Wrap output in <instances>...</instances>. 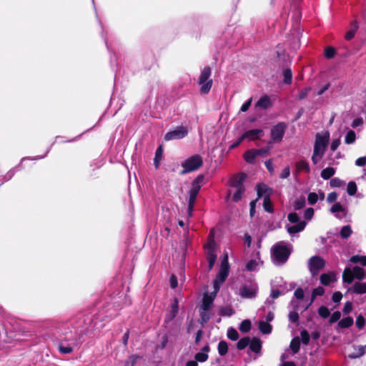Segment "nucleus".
I'll list each match as a JSON object with an SVG mask.
<instances>
[{"mask_svg":"<svg viewBox=\"0 0 366 366\" xmlns=\"http://www.w3.org/2000/svg\"><path fill=\"white\" fill-rule=\"evenodd\" d=\"M290 347L294 354H297L300 347V339L298 337H294L290 345Z\"/></svg>","mask_w":366,"mask_h":366,"instance_id":"nucleus-32","label":"nucleus"},{"mask_svg":"<svg viewBox=\"0 0 366 366\" xmlns=\"http://www.w3.org/2000/svg\"><path fill=\"white\" fill-rule=\"evenodd\" d=\"M295 297L298 300H302L304 298V291L302 288H297L294 292Z\"/></svg>","mask_w":366,"mask_h":366,"instance_id":"nucleus-63","label":"nucleus"},{"mask_svg":"<svg viewBox=\"0 0 366 366\" xmlns=\"http://www.w3.org/2000/svg\"><path fill=\"white\" fill-rule=\"evenodd\" d=\"M320 282L325 285L328 286L332 282V276L329 274H322L320 277Z\"/></svg>","mask_w":366,"mask_h":366,"instance_id":"nucleus-44","label":"nucleus"},{"mask_svg":"<svg viewBox=\"0 0 366 366\" xmlns=\"http://www.w3.org/2000/svg\"><path fill=\"white\" fill-rule=\"evenodd\" d=\"M330 211L332 213L343 212L344 208L340 203H335L332 206Z\"/></svg>","mask_w":366,"mask_h":366,"instance_id":"nucleus-62","label":"nucleus"},{"mask_svg":"<svg viewBox=\"0 0 366 366\" xmlns=\"http://www.w3.org/2000/svg\"><path fill=\"white\" fill-rule=\"evenodd\" d=\"M203 164L202 158L199 154H194L181 163L183 170L180 172L181 174H185L197 170Z\"/></svg>","mask_w":366,"mask_h":366,"instance_id":"nucleus-4","label":"nucleus"},{"mask_svg":"<svg viewBox=\"0 0 366 366\" xmlns=\"http://www.w3.org/2000/svg\"><path fill=\"white\" fill-rule=\"evenodd\" d=\"M211 69L209 66H205L201 71L199 77V84L201 86L200 92L207 94L210 91L212 86V79H209L211 76Z\"/></svg>","mask_w":366,"mask_h":366,"instance_id":"nucleus-5","label":"nucleus"},{"mask_svg":"<svg viewBox=\"0 0 366 366\" xmlns=\"http://www.w3.org/2000/svg\"><path fill=\"white\" fill-rule=\"evenodd\" d=\"M319 199V196L315 192H310L308 194L307 200L310 204L313 205L315 204Z\"/></svg>","mask_w":366,"mask_h":366,"instance_id":"nucleus-53","label":"nucleus"},{"mask_svg":"<svg viewBox=\"0 0 366 366\" xmlns=\"http://www.w3.org/2000/svg\"><path fill=\"white\" fill-rule=\"evenodd\" d=\"M330 133L325 131L322 133H317L314 144V150L312 156V162L316 165L323 157L329 144Z\"/></svg>","mask_w":366,"mask_h":366,"instance_id":"nucleus-1","label":"nucleus"},{"mask_svg":"<svg viewBox=\"0 0 366 366\" xmlns=\"http://www.w3.org/2000/svg\"><path fill=\"white\" fill-rule=\"evenodd\" d=\"M287 128V125L284 122H280L275 126H274L271 129V137L274 142H280L282 140L285 129Z\"/></svg>","mask_w":366,"mask_h":366,"instance_id":"nucleus-9","label":"nucleus"},{"mask_svg":"<svg viewBox=\"0 0 366 366\" xmlns=\"http://www.w3.org/2000/svg\"><path fill=\"white\" fill-rule=\"evenodd\" d=\"M77 344V335L71 334L61 340L59 344V350L61 354H69L73 351L74 347Z\"/></svg>","mask_w":366,"mask_h":366,"instance_id":"nucleus-6","label":"nucleus"},{"mask_svg":"<svg viewBox=\"0 0 366 366\" xmlns=\"http://www.w3.org/2000/svg\"><path fill=\"white\" fill-rule=\"evenodd\" d=\"M325 265V261L320 256H313L308 261V268L312 276L317 274Z\"/></svg>","mask_w":366,"mask_h":366,"instance_id":"nucleus-7","label":"nucleus"},{"mask_svg":"<svg viewBox=\"0 0 366 366\" xmlns=\"http://www.w3.org/2000/svg\"><path fill=\"white\" fill-rule=\"evenodd\" d=\"M348 290L357 295L365 294L366 293V282H357Z\"/></svg>","mask_w":366,"mask_h":366,"instance_id":"nucleus-21","label":"nucleus"},{"mask_svg":"<svg viewBox=\"0 0 366 366\" xmlns=\"http://www.w3.org/2000/svg\"><path fill=\"white\" fill-rule=\"evenodd\" d=\"M314 215V209L311 207L307 208L304 213V217L307 219L310 220Z\"/></svg>","mask_w":366,"mask_h":366,"instance_id":"nucleus-64","label":"nucleus"},{"mask_svg":"<svg viewBox=\"0 0 366 366\" xmlns=\"http://www.w3.org/2000/svg\"><path fill=\"white\" fill-rule=\"evenodd\" d=\"M218 352L221 356L225 355L228 352V345L227 343L222 340L218 344Z\"/></svg>","mask_w":366,"mask_h":366,"instance_id":"nucleus-35","label":"nucleus"},{"mask_svg":"<svg viewBox=\"0 0 366 366\" xmlns=\"http://www.w3.org/2000/svg\"><path fill=\"white\" fill-rule=\"evenodd\" d=\"M324 293L325 289L322 287L320 286L314 289L312 293L311 300L305 306H304L303 311L306 310L312 305L316 297L322 296Z\"/></svg>","mask_w":366,"mask_h":366,"instance_id":"nucleus-22","label":"nucleus"},{"mask_svg":"<svg viewBox=\"0 0 366 366\" xmlns=\"http://www.w3.org/2000/svg\"><path fill=\"white\" fill-rule=\"evenodd\" d=\"M204 177L202 174L198 175L192 182L191 189L199 192L201 187L204 185Z\"/></svg>","mask_w":366,"mask_h":366,"instance_id":"nucleus-23","label":"nucleus"},{"mask_svg":"<svg viewBox=\"0 0 366 366\" xmlns=\"http://www.w3.org/2000/svg\"><path fill=\"white\" fill-rule=\"evenodd\" d=\"M365 277V272L363 268L355 266L352 268L346 267L342 273V281L345 283L352 284L354 279L360 281Z\"/></svg>","mask_w":366,"mask_h":366,"instance_id":"nucleus-3","label":"nucleus"},{"mask_svg":"<svg viewBox=\"0 0 366 366\" xmlns=\"http://www.w3.org/2000/svg\"><path fill=\"white\" fill-rule=\"evenodd\" d=\"M330 184L332 187H340L344 184V182L339 178H333L330 180Z\"/></svg>","mask_w":366,"mask_h":366,"instance_id":"nucleus-58","label":"nucleus"},{"mask_svg":"<svg viewBox=\"0 0 366 366\" xmlns=\"http://www.w3.org/2000/svg\"><path fill=\"white\" fill-rule=\"evenodd\" d=\"M288 220L293 224H298L300 222V217L295 212L290 213L287 216Z\"/></svg>","mask_w":366,"mask_h":366,"instance_id":"nucleus-56","label":"nucleus"},{"mask_svg":"<svg viewBox=\"0 0 366 366\" xmlns=\"http://www.w3.org/2000/svg\"><path fill=\"white\" fill-rule=\"evenodd\" d=\"M354 320L351 317H347L342 319L338 322V326L341 328H348L353 325Z\"/></svg>","mask_w":366,"mask_h":366,"instance_id":"nucleus-31","label":"nucleus"},{"mask_svg":"<svg viewBox=\"0 0 366 366\" xmlns=\"http://www.w3.org/2000/svg\"><path fill=\"white\" fill-rule=\"evenodd\" d=\"M139 358L138 355H131L125 361L124 366H134L137 360Z\"/></svg>","mask_w":366,"mask_h":366,"instance_id":"nucleus-52","label":"nucleus"},{"mask_svg":"<svg viewBox=\"0 0 366 366\" xmlns=\"http://www.w3.org/2000/svg\"><path fill=\"white\" fill-rule=\"evenodd\" d=\"M207 259L209 263V270H211L215 263L217 255L215 253L207 254Z\"/></svg>","mask_w":366,"mask_h":366,"instance_id":"nucleus-49","label":"nucleus"},{"mask_svg":"<svg viewBox=\"0 0 366 366\" xmlns=\"http://www.w3.org/2000/svg\"><path fill=\"white\" fill-rule=\"evenodd\" d=\"M199 315L201 324L204 325L209 320L211 317V310H203L199 308Z\"/></svg>","mask_w":366,"mask_h":366,"instance_id":"nucleus-33","label":"nucleus"},{"mask_svg":"<svg viewBox=\"0 0 366 366\" xmlns=\"http://www.w3.org/2000/svg\"><path fill=\"white\" fill-rule=\"evenodd\" d=\"M249 337H243L240 339L237 344V349L242 350L249 346Z\"/></svg>","mask_w":366,"mask_h":366,"instance_id":"nucleus-43","label":"nucleus"},{"mask_svg":"<svg viewBox=\"0 0 366 366\" xmlns=\"http://www.w3.org/2000/svg\"><path fill=\"white\" fill-rule=\"evenodd\" d=\"M352 229L350 225H345L340 230V236L343 239H347L352 234Z\"/></svg>","mask_w":366,"mask_h":366,"instance_id":"nucleus-36","label":"nucleus"},{"mask_svg":"<svg viewBox=\"0 0 366 366\" xmlns=\"http://www.w3.org/2000/svg\"><path fill=\"white\" fill-rule=\"evenodd\" d=\"M355 324L359 330H362L364 327L365 324V320L362 315H360L357 317Z\"/></svg>","mask_w":366,"mask_h":366,"instance_id":"nucleus-57","label":"nucleus"},{"mask_svg":"<svg viewBox=\"0 0 366 366\" xmlns=\"http://www.w3.org/2000/svg\"><path fill=\"white\" fill-rule=\"evenodd\" d=\"M249 347L255 353L259 352L262 348V342L260 340L256 337L249 340Z\"/></svg>","mask_w":366,"mask_h":366,"instance_id":"nucleus-25","label":"nucleus"},{"mask_svg":"<svg viewBox=\"0 0 366 366\" xmlns=\"http://www.w3.org/2000/svg\"><path fill=\"white\" fill-rule=\"evenodd\" d=\"M335 54V49L333 47L329 46L325 49V55L327 59H331L334 57Z\"/></svg>","mask_w":366,"mask_h":366,"instance_id":"nucleus-59","label":"nucleus"},{"mask_svg":"<svg viewBox=\"0 0 366 366\" xmlns=\"http://www.w3.org/2000/svg\"><path fill=\"white\" fill-rule=\"evenodd\" d=\"M318 314L322 318H327L330 316V310L325 306H321L318 309Z\"/></svg>","mask_w":366,"mask_h":366,"instance_id":"nucleus-51","label":"nucleus"},{"mask_svg":"<svg viewBox=\"0 0 366 366\" xmlns=\"http://www.w3.org/2000/svg\"><path fill=\"white\" fill-rule=\"evenodd\" d=\"M227 337L231 340L235 341L239 338V334L235 329L230 327L227 330Z\"/></svg>","mask_w":366,"mask_h":366,"instance_id":"nucleus-47","label":"nucleus"},{"mask_svg":"<svg viewBox=\"0 0 366 366\" xmlns=\"http://www.w3.org/2000/svg\"><path fill=\"white\" fill-rule=\"evenodd\" d=\"M341 317V313L339 311H336L332 314L330 317L329 322L330 324L335 323L338 321Z\"/></svg>","mask_w":366,"mask_h":366,"instance_id":"nucleus-60","label":"nucleus"},{"mask_svg":"<svg viewBox=\"0 0 366 366\" xmlns=\"http://www.w3.org/2000/svg\"><path fill=\"white\" fill-rule=\"evenodd\" d=\"M229 274V264L227 257L222 262L219 272L215 280H218L219 283H223Z\"/></svg>","mask_w":366,"mask_h":366,"instance_id":"nucleus-11","label":"nucleus"},{"mask_svg":"<svg viewBox=\"0 0 366 366\" xmlns=\"http://www.w3.org/2000/svg\"><path fill=\"white\" fill-rule=\"evenodd\" d=\"M245 189H237L233 194L232 199L234 202H238L242 199V194L244 192Z\"/></svg>","mask_w":366,"mask_h":366,"instance_id":"nucleus-55","label":"nucleus"},{"mask_svg":"<svg viewBox=\"0 0 366 366\" xmlns=\"http://www.w3.org/2000/svg\"><path fill=\"white\" fill-rule=\"evenodd\" d=\"M272 105L271 100L269 96L263 95L256 102L255 107L260 109H267Z\"/></svg>","mask_w":366,"mask_h":366,"instance_id":"nucleus-16","label":"nucleus"},{"mask_svg":"<svg viewBox=\"0 0 366 366\" xmlns=\"http://www.w3.org/2000/svg\"><path fill=\"white\" fill-rule=\"evenodd\" d=\"M301 340L300 342H302L304 345H307L310 342V334L309 332L304 330L300 332Z\"/></svg>","mask_w":366,"mask_h":366,"instance_id":"nucleus-50","label":"nucleus"},{"mask_svg":"<svg viewBox=\"0 0 366 366\" xmlns=\"http://www.w3.org/2000/svg\"><path fill=\"white\" fill-rule=\"evenodd\" d=\"M357 192V185L354 182H350L347 187V192L349 195L353 196Z\"/></svg>","mask_w":366,"mask_h":366,"instance_id":"nucleus-48","label":"nucleus"},{"mask_svg":"<svg viewBox=\"0 0 366 366\" xmlns=\"http://www.w3.org/2000/svg\"><path fill=\"white\" fill-rule=\"evenodd\" d=\"M251 329V322L248 320H243L239 325V330L242 332H247Z\"/></svg>","mask_w":366,"mask_h":366,"instance_id":"nucleus-45","label":"nucleus"},{"mask_svg":"<svg viewBox=\"0 0 366 366\" xmlns=\"http://www.w3.org/2000/svg\"><path fill=\"white\" fill-rule=\"evenodd\" d=\"M297 172H305L310 173V168L309 164L305 160H300L296 163Z\"/></svg>","mask_w":366,"mask_h":366,"instance_id":"nucleus-27","label":"nucleus"},{"mask_svg":"<svg viewBox=\"0 0 366 366\" xmlns=\"http://www.w3.org/2000/svg\"><path fill=\"white\" fill-rule=\"evenodd\" d=\"M188 134V129L186 127L179 126L174 130L167 132L164 136L165 141L182 139Z\"/></svg>","mask_w":366,"mask_h":366,"instance_id":"nucleus-8","label":"nucleus"},{"mask_svg":"<svg viewBox=\"0 0 366 366\" xmlns=\"http://www.w3.org/2000/svg\"><path fill=\"white\" fill-rule=\"evenodd\" d=\"M291 254V246L280 242L274 244L272 248V259L274 264L282 265L285 264Z\"/></svg>","mask_w":366,"mask_h":366,"instance_id":"nucleus-2","label":"nucleus"},{"mask_svg":"<svg viewBox=\"0 0 366 366\" xmlns=\"http://www.w3.org/2000/svg\"><path fill=\"white\" fill-rule=\"evenodd\" d=\"M162 153H163L162 147V146H159L156 150L155 157L154 159V163L156 168H157L159 165V161L162 159Z\"/></svg>","mask_w":366,"mask_h":366,"instance_id":"nucleus-41","label":"nucleus"},{"mask_svg":"<svg viewBox=\"0 0 366 366\" xmlns=\"http://www.w3.org/2000/svg\"><path fill=\"white\" fill-rule=\"evenodd\" d=\"M356 138L355 132L353 130L347 132L345 142L347 144H350L355 142Z\"/></svg>","mask_w":366,"mask_h":366,"instance_id":"nucleus-42","label":"nucleus"},{"mask_svg":"<svg viewBox=\"0 0 366 366\" xmlns=\"http://www.w3.org/2000/svg\"><path fill=\"white\" fill-rule=\"evenodd\" d=\"M234 310L231 307H224L219 310V315L222 316L230 317L234 314Z\"/></svg>","mask_w":366,"mask_h":366,"instance_id":"nucleus-46","label":"nucleus"},{"mask_svg":"<svg viewBox=\"0 0 366 366\" xmlns=\"http://www.w3.org/2000/svg\"><path fill=\"white\" fill-rule=\"evenodd\" d=\"M178 302L175 300L171 305L170 310L165 317V321L168 322L174 320L178 314Z\"/></svg>","mask_w":366,"mask_h":366,"instance_id":"nucleus-19","label":"nucleus"},{"mask_svg":"<svg viewBox=\"0 0 366 366\" xmlns=\"http://www.w3.org/2000/svg\"><path fill=\"white\" fill-rule=\"evenodd\" d=\"M263 207L265 211L269 213L273 212V207L270 198L267 196L264 198Z\"/></svg>","mask_w":366,"mask_h":366,"instance_id":"nucleus-40","label":"nucleus"},{"mask_svg":"<svg viewBox=\"0 0 366 366\" xmlns=\"http://www.w3.org/2000/svg\"><path fill=\"white\" fill-rule=\"evenodd\" d=\"M350 262L353 264H360L366 266V256L353 255L350 258Z\"/></svg>","mask_w":366,"mask_h":366,"instance_id":"nucleus-28","label":"nucleus"},{"mask_svg":"<svg viewBox=\"0 0 366 366\" xmlns=\"http://www.w3.org/2000/svg\"><path fill=\"white\" fill-rule=\"evenodd\" d=\"M258 265V262L256 259H251L246 264V269L248 271H254Z\"/></svg>","mask_w":366,"mask_h":366,"instance_id":"nucleus-54","label":"nucleus"},{"mask_svg":"<svg viewBox=\"0 0 366 366\" xmlns=\"http://www.w3.org/2000/svg\"><path fill=\"white\" fill-rule=\"evenodd\" d=\"M246 179V174L241 173L234 177L231 180L230 186L235 189L244 188V182Z\"/></svg>","mask_w":366,"mask_h":366,"instance_id":"nucleus-14","label":"nucleus"},{"mask_svg":"<svg viewBox=\"0 0 366 366\" xmlns=\"http://www.w3.org/2000/svg\"><path fill=\"white\" fill-rule=\"evenodd\" d=\"M305 221H300L298 224L292 226H287V230L290 235L302 232L306 227Z\"/></svg>","mask_w":366,"mask_h":366,"instance_id":"nucleus-17","label":"nucleus"},{"mask_svg":"<svg viewBox=\"0 0 366 366\" xmlns=\"http://www.w3.org/2000/svg\"><path fill=\"white\" fill-rule=\"evenodd\" d=\"M264 134V131L262 129H250L245 132L242 136L244 139H248L250 141L260 139Z\"/></svg>","mask_w":366,"mask_h":366,"instance_id":"nucleus-13","label":"nucleus"},{"mask_svg":"<svg viewBox=\"0 0 366 366\" xmlns=\"http://www.w3.org/2000/svg\"><path fill=\"white\" fill-rule=\"evenodd\" d=\"M216 297V292H211L210 294H204L202 299V302L200 305L201 309L203 310H212L213 307V302Z\"/></svg>","mask_w":366,"mask_h":366,"instance_id":"nucleus-12","label":"nucleus"},{"mask_svg":"<svg viewBox=\"0 0 366 366\" xmlns=\"http://www.w3.org/2000/svg\"><path fill=\"white\" fill-rule=\"evenodd\" d=\"M257 285L255 283H251L249 285H244L240 290V295L244 298H254L257 295Z\"/></svg>","mask_w":366,"mask_h":366,"instance_id":"nucleus-10","label":"nucleus"},{"mask_svg":"<svg viewBox=\"0 0 366 366\" xmlns=\"http://www.w3.org/2000/svg\"><path fill=\"white\" fill-rule=\"evenodd\" d=\"M305 205V197H300V198L295 200L293 203V207L295 210H299L303 208Z\"/></svg>","mask_w":366,"mask_h":366,"instance_id":"nucleus-37","label":"nucleus"},{"mask_svg":"<svg viewBox=\"0 0 366 366\" xmlns=\"http://www.w3.org/2000/svg\"><path fill=\"white\" fill-rule=\"evenodd\" d=\"M357 28H358L357 22V21H353L351 24L350 29L345 34V39L347 40L352 39L354 37V36H355V34L356 33V31L357 30Z\"/></svg>","mask_w":366,"mask_h":366,"instance_id":"nucleus-34","label":"nucleus"},{"mask_svg":"<svg viewBox=\"0 0 366 366\" xmlns=\"http://www.w3.org/2000/svg\"><path fill=\"white\" fill-rule=\"evenodd\" d=\"M366 352V345L354 346V352L348 355L350 358L355 359L360 357Z\"/></svg>","mask_w":366,"mask_h":366,"instance_id":"nucleus-24","label":"nucleus"},{"mask_svg":"<svg viewBox=\"0 0 366 366\" xmlns=\"http://www.w3.org/2000/svg\"><path fill=\"white\" fill-rule=\"evenodd\" d=\"M284 82L290 84L292 79V72L290 69H285L283 70Z\"/></svg>","mask_w":366,"mask_h":366,"instance_id":"nucleus-38","label":"nucleus"},{"mask_svg":"<svg viewBox=\"0 0 366 366\" xmlns=\"http://www.w3.org/2000/svg\"><path fill=\"white\" fill-rule=\"evenodd\" d=\"M352 310V303L350 301L347 302L342 309V312L345 315H348Z\"/></svg>","mask_w":366,"mask_h":366,"instance_id":"nucleus-61","label":"nucleus"},{"mask_svg":"<svg viewBox=\"0 0 366 366\" xmlns=\"http://www.w3.org/2000/svg\"><path fill=\"white\" fill-rule=\"evenodd\" d=\"M198 194H199V192H197L194 190H192L191 189L189 191V201H188V209H187V212H188L189 217H191L192 215L193 208H194Z\"/></svg>","mask_w":366,"mask_h":366,"instance_id":"nucleus-15","label":"nucleus"},{"mask_svg":"<svg viewBox=\"0 0 366 366\" xmlns=\"http://www.w3.org/2000/svg\"><path fill=\"white\" fill-rule=\"evenodd\" d=\"M259 329L263 334H269L272 331L271 325L265 321H259Z\"/></svg>","mask_w":366,"mask_h":366,"instance_id":"nucleus-30","label":"nucleus"},{"mask_svg":"<svg viewBox=\"0 0 366 366\" xmlns=\"http://www.w3.org/2000/svg\"><path fill=\"white\" fill-rule=\"evenodd\" d=\"M204 249L207 254L215 253V242L213 239H211L204 245Z\"/></svg>","mask_w":366,"mask_h":366,"instance_id":"nucleus-39","label":"nucleus"},{"mask_svg":"<svg viewBox=\"0 0 366 366\" xmlns=\"http://www.w3.org/2000/svg\"><path fill=\"white\" fill-rule=\"evenodd\" d=\"M335 173V169L333 167H327L322 170L321 172V177L324 179H329L331 178Z\"/></svg>","mask_w":366,"mask_h":366,"instance_id":"nucleus-29","label":"nucleus"},{"mask_svg":"<svg viewBox=\"0 0 366 366\" xmlns=\"http://www.w3.org/2000/svg\"><path fill=\"white\" fill-rule=\"evenodd\" d=\"M291 305L293 307V311L290 312V314H289V320L292 323H295L298 321L299 320V315H298V312L297 311L300 310L299 309V304L298 302H297L295 300H292L291 301Z\"/></svg>","mask_w":366,"mask_h":366,"instance_id":"nucleus-20","label":"nucleus"},{"mask_svg":"<svg viewBox=\"0 0 366 366\" xmlns=\"http://www.w3.org/2000/svg\"><path fill=\"white\" fill-rule=\"evenodd\" d=\"M202 352H197L194 355V359L197 362H204L208 360V352L210 350V347L208 345H205Z\"/></svg>","mask_w":366,"mask_h":366,"instance_id":"nucleus-18","label":"nucleus"},{"mask_svg":"<svg viewBox=\"0 0 366 366\" xmlns=\"http://www.w3.org/2000/svg\"><path fill=\"white\" fill-rule=\"evenodd\" d=\"M257 156L258 155L256 152V149H252L247 150L244 153V158L247 162L252 164L254 162L255 159Z\"/></svg>","mask_w":366,"mask_h":366,"instance_id":"nucleus-26","label":"nucleus"}]
</instances>
